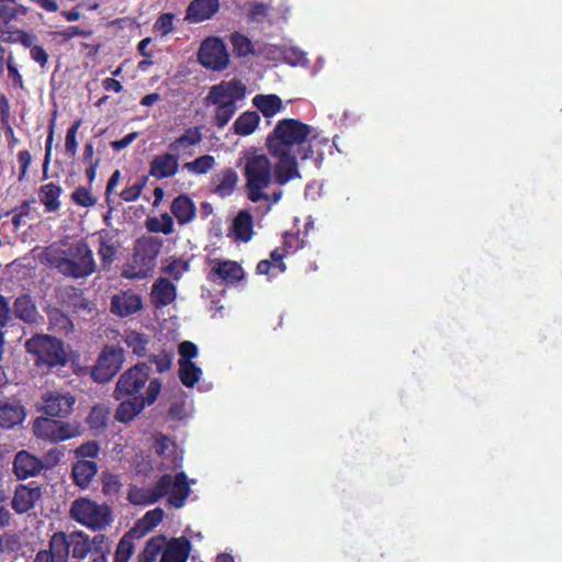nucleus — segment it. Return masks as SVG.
Segmentation results:
<instances>
[{
	"mask_svg": "<svg viewBox=\"0 0 562 562\" xmlns=\"http://www.w3.org/2000/svg\"><path fill=\"white\" fill-rule=\"evenodd\" d=\"M313 127L296 119H282L267 136L266 146L278 159V179L291 181L301 178L297 160H312L319 166L324 160L323 147L328 139L312 134Z\"/></svg>",
	"mask_w": 562,
	"mask_h": 562,
	"instance_id": "f257e3e1",
	"label": "nucleus"
},
{
	"mask_svg": "<svg viewBox=\"0 0 562 562\" xmlns=\"http://www.w3.org/2000/svg\"><path fill=\"white\" fill-rule=\"evenodd\" d=\"M43 260L63 276L76 280L86 279L97 271L93 252L83 239L50 244L43 251Z\"/></svg>",
	"mask_w": 562,
	"mask_h": 562,
	"instance_id": "f03ea898",
	"label": "nucleus"
},
{
	"mask_svg": "<svg viewBox=\"0 0 562 562\" xmlns=\"http://www.w3.org/2000/svg\"><path fill=\"white\" fill-rule=\"evenodd\" d=\"M243 176L245 178V192L247 199L252 203L268 200L269 193L266 190L277 183L282 187L290 181L278 179V160L273 165L265 154L246 153L244 156Z\"/></svg>",
	"mask_w": 562,
	"mask_h": 562,
	"instance_id": "7ed1b4c3",
	"label": "nucleus"
},
{
	"mask_svg": "<svg viewBox=\"0 0 562 562\" xmlns=\"http://www.w3.org/2000/svg\"><path fill=\"white\" fill-rule=\"evenodd\" d=\"M89 555L88 535L81 530L56 531L48 541V548L40 550L33 562H69V558L82 561Z\"/></svg>",
	"mask_w": 562,
	"mask_h": 562,
	"instance_id": "20e7f679",
	"label": "nucleus"
},
{
	"mask_svg": "<svg viewBox=\"0 0 562 562\" xmlns=\"http://www.w3.org/2000/svg\"><path fill=\"white\" fill-rule=\"evenodd\" d=\"M246 95V86L239 79L223 80L211 87L205 97L206 106H215L212 123L223 130L238 110V102Z\"/></svg>",
	"mask_w": 562,
	"mask_h": 562,
	"instance_id": "39448f33",
	"label": "nucleus"
},
{
	"mask_svg": "<svg viewBox=\"0 0 562 562\" xmlns=\"http://www.w3.org/2000/svg\"><path fill=\"white\" fill-rule=\"evenodd\" d=\"M25 349L27 353L34 356V361L37 367L52 369L63 367L67 363L64 342L49 335H34L26 340Z\"/></svg>",
	"mask_w": 562,
	"mask_h": 562,
	"instance_id": "423d86ee",
	"label": "nucleus"
},
{
	"mask_svg": "<svg viewBox=\"0 0 562 562\" xmlns=\"http://www.w3.org/2000/svg\"><path fill=\"white\" fill-rule=\"evenodd\" d=\"M70 517L93 531L103 530L112 522V512L108 505H99L83 497L72 502Z\"/></svg>",
	"mask_w": 562,
	"mask_h": 562,
	"instance_id": "0eeeda50",
	"label": "nucleus"
},
{
	"mask_svg": "<svg viewBox=\"0 0 562 562\" xmlns=\"http://www.w3.org/2000/svg\"><path fill=\"white\" fill-rule=\"evenodd\" d=\"M150 366L147 362H138L125 370L119 378L114 397L123 400L125 397H142L150 379Z\"/></svg>",
	"mask_w": 562,
	"mask_h": 562,
	"instance_id": "6e6552de",
	"label": "nucleus"
},
{
	"mask_svg": "<svg viewBox=\"0 0 562 562\" xmlns=\"http://www.w3.org/2000/svg\"><path fill=\"white\" fill-rule=\"evenodd\" d=\"M161 387L160 379L153 378L142 397H125L120 400L121 403L115 409L114 418L122 424L131 423L145 407L153 405L157 401Z\"/></svg>",
	"mask_w": 562,
	"mask_h": 562,
	"instance_id": "1a4fd4ad",
	"label": "nucleus"
},
{
	"mask_svg": "<svg viewBox=\"0 0 562 562\" xmlns=\"http://www.w3.org/2000/svg\"><path fill=\"white\" fill-rule=\"evenodd\" d=\"M33 434L38 439L58 443L79 436L80 425L42 416L34 420Z\"/></svg>",
	"mask_w": 562,
	"mask_h": 562,
	"instance_id": "9d476101",
	"label": "nucleus"
},
{
	"mask_svg": "<svg viewBox=\"0 0 562 562\" xmlns=\"http://www.w3.org/2000/svg\"><path fill=\"white\" fill-rule=\"evenodd\" d=\"M124 360L125 352L121 347L106 345L100 352L95 364L85 370L89 371L94 382L106 383L119 373Z\"/></svg>",
	"mask_w": 562,
	"mask_h": 562,
	"instance_id": "9b49d317",
	"label": "nucleus"
},
{
	"mask_svg": "<svg viewBox=\"0 0 562 562\" xmlns=\"http://www.w3.org/2000/svg\"><path fill=\"white\" fill-rule=\"evenodd\" d=\"M199 61L207 69L221 71L229 64V54L224 41L220 37L205 38L198 53Z\"/></svg>",
	"mask_w": 562,
	"mask_h": 562,
	"instance_id": "f8f14e48",
	"label": "nucleus"
},
{
	"mask_svg": "<svg viewBox=\"0 0 562 562\" xmlns=\"http://www.w3.org/2000/svg\"><path fill=\"white\" fill-rule=\"evenodd\" d=\"M42 400V409L49 417L67 418L76 404V397L70 392L49 391L43 395Z\"/></svg>",
	"mask_w": 562,
	"mask_h": 562,
	"instance_id": "ddd939ff",
	"label": "nucleus"
},
{
	"mask_svg": "<svg viewBox=\"0 0 562 562\" xmlns=\"http://www.w3.org/2000/svg\"><path fill=\"white\" fill-rule=\"evenodd\" d=\"M143 308V299L133 290H121L113 294L110 312L119 317H128Z\"/></svg>",
	"mask_w": 562,
	"mask_h": 562,
	"instance_id": "4468645a",
	"label": "nucleus"
},
{
	"mask_svg": "<svg viewBox=\"0 0 562 562\" xmlns=\"http://www.w3.org/2000/svg\"><path fill=\"white\" fill-rule=\"evenodd\" d=\"M244 270L235 261L225 260L217 262L210 271L207 280L213 283L232 285L244 279Z\"/></svg>",
	"mask_w": 562,
	"mask_h": 562,
	"instance_id": "2eb2a0df",
	"label": "nucleus"
},
{
	"mask_svg": "<svg viewBox=\"0 0 562 562\" xmlns=\"http://www.w3.org/2000/svg\"><path fill=\"white\" fill-rule=\"evenodd\" d=\"M41 496L42 490L40 486L20 484L14 491L11 502L12 508L16 514L27 513L35 506Z\"/></svg>",
	"mask_w": 562,
	"mask_h": 562,
	"instance_id": "dca6fc26",
	"label": "nucleus"
},
{
	"mask_svg": "<svg viewBox=\"0 0 562 562\" xmlns=\"http://www.w3.org/2000/svg\"><path fill=\"white\" fill-rule=\"evenodd\" d=\"M179 170V156L172 153L156 155L149 162V175L156 179L171 178Z\"/></svg>",
	"mask_w": 562,
	"mask_h": 562,
	"instance_id": "f3484780",
	"label": "nucleus"
},
{
	"mask_svg": "<svg viewBox=\"0 0 562 562\" xmlns=\"http://www.w3.org/2000/svg\"><path fill=\"white\" fill-rule=\"evenodd\" d=\"M42 469L43 461L30 452L22 450L15 454L13 471L19 480H26L35 476L42 471Z\"/></svg>",
	"mask_w": 562,
	"mask_h": 562,
	"instance_id": "a211bd4d",
	"label": "nucleus"
},
{
	"mask_svg": "<svg viewBox=\"0 0 562 562\" xmlns=\"http://www.w3.org/2000/svg\"><path fill=\"white\" fill-rule=\"evenodd\" d=\"M26 416L25 407L16 400L0 401V427L11 429L21 424Z\"/></svg>",
	"mask_w": 562,
	"mask_h": 562,
	"instance_id": "6ab92c4d",
	"label": "nucleus"
},
{
	"mask_svg": "<svg viewBox=\"0 0 562 562\" xmlns=\"http://www.w3.org/2000/svg\"><path fill=\"white\" fill-rule=\"evenodd\" d=\"M191 552V542L186 537L172 538L166 541L161 562H187Z\"/></svg>",
	"mask_w": 562,
	"mask_h": 562,
	"instance_id": "aec40b11",
	"label": "nucleus"
},
{
	"mask_svg": "<svg viewBox=\"0 0 562 562\" xmlns=\"http://www.w3.org/2000/svg\"><path fill=\"white\" fill-rule=\"evenodd\" d=\"M220 9L218 0H192L186 12L190 23H201L211 19Z\"/></svg>",
	"mask_w": 562,
	"mask_h": 562,
	"instance_id": "412c9836",
	"label": "nucleus"
},
{
	"mask_svg": "<svg viewBox=\"0 0 562 562\" xmlns=\"http://www.w3.org/2000/svg\"><path fill=\"white\" fill-rule=\"evenodd\" d=\"M177 296L176 285L167 278H158L153 284L150 297L156 308L171 304Z\"/></svg>",
	"mask_w": 562,
	"mask_h": 562,
	"instance_id": "4be33fe9",
	"label": "nucleus"
},
{
	"mask_svg": "<svg viewBox=\"0 0 562 562\" xmlns=\"http://www.w3.org/2000/svg\"><path fill=\"white\" fill-rule=\"evenodd\" d=\"M170 211L179 225L189 224L196 216V206L193 200L187 194L177 195L171 202Z\"/></svg>",
	"mask_w": 562,
	"mask_h": 562,
	"instance_id": "5701e85b",
	"label": "nucleus"
},
{
	"mask_svg": "<svg viewBox=\"0 0 562 562\" xmlns=\"http://www.w3.org/2000/svg\"><path fill=\"white\" fill-rule=\"evenodd\" d=\"M98 255L102 270H109L116 259L120 245L109 232H102L98 239Z\"/></svg>",
	"mask_w": 562,
	"mask_h": 562,
	"instance_id": "b1692460",
	"label": "nucleus"
},
{
	"mask_svg": "<svg viewBox=\"0 0 562 562\" xmlns=\"http://www.w3.org/2000/svg\"><path fill=\"white\" fill-rule=\"evenodd\" d=\"M13 313L16 318L26 324L37 323L40 316L33 297L27 293L21 294L14 300Z\"/></svg>",
	"mask_w": 562,
	"mask_h": 562,
	"instance_id": "393cba45",
	"label": "nucleus"
},
{
	"mask_svg": "<svg viewBox=\"0 0 562 562\" xmlns=\"http://www.w3.org/2000/svg\"><path fill=\"white\" fill-rule=\"evenodd\" d=\"M232 235L235 240L248 243L254 235V217L248 210L238 212L232 224Z\"/></svg>",
	"mask_w": 562,
	"mask_h": 562,
	"instance_id": "a878e982",
	"label": "nucleus"
},
{
	"mask_svg": "<svg viewBox=\"0 0 562 562\" xmlns=\"http://www.w3.org/2000/svg\"><path fill=\"white\" fill-rule=\"evenodd\" d=\"M98 473V464L93 460H77L71 469L74 483L80 488H87Z\"/></svg>",
	"mask_w": 562,
	"mask_h": 562,
	"instance_id": "bb28decb",
	"label": "nucleus"
},
{
	"mask_svg": "<svg viewBox=\"0 0 562 562\" xmlns=\"http://www.w3.org/2000/svg\"><path fill=\"white\" fill-rule=\"evenodd\" d=\"M190 493L191 488L189 486L187 474L184 472L176 473L168 497L169 505L177 509L183 507L186 499L189 497Z\"/></svg>",
	"mask_w": 562,
	"mask_h": 562,
	"instance_id": "cd10ccee",
	"label": "nucleus"
},
{
	"mask_svg": "<svg viewBox=\"0 0 562 562\" xmlns=\"http://www.w3.org/2000/svg\"><path fill=\"white\" fill-rule=\"evenodd\" d=\"M36 41L37 36L34 33L13 27L10 24L0 25V42L8 44L19 43L24 47H30Z\"/></svg>",
	"mask_w": 562,
	"mask_h": 562,
	"instance_id": "c85d7f7f",
	"label": "nucleus"
},
{
	"mask_svg": "<svg viewBox=\"0 0 562 562\" xmlns=\"http://www.w3.org/2000/svg\"><path fill=\"white\" fill-rule=\"evenodd\" d=\"M61 193V187L55 182L43 184L40 188V201L44 205V209L47 213H54L60 209L61 203L59 198Z\"/></svg>",
	"mask_w": 562,
	"mask_h": 562,
	"instance_id": "c756f323",
	"label": "nucleus"
},
{
	"mask_svg": "<svg viewBox=\"0 0 562 562\" xmlns=\"http://www.w3.org/2000/svg\"><path fill=\"white\" fill-rule=\"evenodd\" d=\"M109 418L110 407L105 404H97L91 407L86 423L94 434L100 435L106 429Z\"/></svg>",
	"mask_w": 562,
	"mask_h": 562,
	"instance_id": "7c9ffc66",
	"label": "nucleus"
},
{
	"mask_svg": "<svg viewBox=\"0 0 562 562\" xmlns=\"http://www.w3.org/2000/svg\"><path fill=\"white\" fill-rule=\"evenodd\" d=\"M252 105L267 119L274 116L283 109L282 100L277 94H257L252 98Z\"/></svg>",
	"mask_w": 562,
	"mask_h": 562,
	"instance_id": "2f4dec72",
	"label": "nucleus"
},
{
	"mask_svg": "<svg viewBox=\"0 0 562 562\" xmlns=\"http://www.w3.org/2000/svg\"><path fill=\"white\" fill-rule=\"evenodd\" d=\"M238 182V175L233 168H226L214 179V193L221 198L231 195Z\"/></svg>",
	"mask_w": 562,
	"mask_h": 562,
	"instance_id": "473e14b6",
	"label": "nucleus"
},
{
	"mask_svg": "<svg viewBox=\"0 0 562 562\" xmlns=\"http://www.w3.org/2000/svg\"><path fill=\"white\" fill-rule=\"evenodd\" d=\"M260 123V115L256 111L243 112L234 122L233 131L236 135H251Z\"/></svg>",
	"mask_w": 562,
	"mask_h": 562,
	"instance_id": "72a5a7b5",
	"label": "nucleus"
},
{
	"mask_svg": "<svg viewBox=\"0 0 562 562\" xmlns=\"http://www.w3.org/2000/svg\"><path fill=\"white\" fill-rule=\"evenodd\" d=\"M202 140V133L200 127H189L184 133L172 140L168 148L172 154L178 155L179 151L187 149L191 146L200 144Z\"/></svg>",
	"mask_w": 562,
	"mask_h": 562,
	"instance_id": "f704fd0d",
	"label": "nucleus"
},
{
	"mask_svg": "<svg viewBox=\"0 0 562 562\" xmlns=\"http://www.w3.org/2000/svg\"><path fill=\"white\" fill-rule=\"evenodd\" d=\"M88 544L92 562H108L111 547L104 535H95L92 539L88 536Z\"/></svg>",
	"mask_w": 562,
	"mask_h": 562,
	"instance_id": "c9c22d12",
	"label": "nucleus"
},
{
	"mask_svg": "<svg viewBox=\"0 0 562 562\" xmlns=\"http://www.w3.org/2000/svg\"><path fill=\"white\" fill-rule=\"evenodd\" d=\"M124 342L131 351L142 358L147 355L149 337L145 334L130 330L124 336Z\"/></svg>",
	"mask_w": 562,
	"mask_h": 562,
	"instance_id": "e433bc0d",
	"label": "nucleus"
},
{
	"mask_svg": "<svg viewBox=\"0 0 562 562\" xmlns=\"http://www.w3.org/2000/svg\"><path fill=\"white\" fill-rule=\"evenodd\" d=\"M166 544V537L162 535L150 538L143 551L138 554V562H155L158 554L162 552Z\"/></svg>",
	"mask_w": 562,
	"mask_h": 562,
	"instance_id": "4c0bfd02",
	"label": "nucleus"
},
{
	"mask_svg": "<svg viewBox=\"0 0 562 562\" xmlns=\"http://www.w3.org/2000/svg\"><path fill=\"white\" fill-rule=\"evenodd\" d=\"M179 362V379L187 387H193L202 375V370L194 362Z\"/></svg>",
	"mask_w": 562,
	"mask_h": 562,
	"instance_id": "58836bf2",
	"label": "nucleus"
},
{
	"mask_svg": "<svg viewBox=\"0 0 562 562\" xmlns=\"http://www.w3.org/2000/svg\"><path fill=\"white\" fill-rule=\"evenodd\" d=\"M229 41L233 46V54L236 57H246L249 55H255V47L251 43L250 38H248L246 35L234 32L229 36Z\"/></svg>",
	"mask_w": 562,
	"mask_h": 562,
	"instance_id": "ea45409f",
	"label": "nucleus"
},
{
	"mask_svg": "<svg viewBox=\"0 0 562 562\" xmlns=\"http://www.w3.org/2000/svg\"><path fill=\"white\" fill-rule=\"evenodd\" d=\"M160 247H161V243L154 238L138 240L137 247H136V249H137L136 258L138 256H140V251H142L144 254L143 260H148V262H146V265L148 267L153 268L155 259H156L157 255L159 254Z\"/></svg>",
	"mask_w": 562,
	"mask_h": 562,
	"instance_id": "a19ab883",
	"label": "nucleus"
},
{
	"mask_svg": "<svg viewBox=\"0 0 562 562\" xmlns=\"http://www.w3.org/2000/svg\"><path fill=\"white\" fill-rule=\"evenodd\" d=\"M49 326L53 329L58 330L63 334H68L72 331L74 325L68 315H66L61 310L54 307L47 312Z\"/></svg>",
	"mask_w": 562,
	"mask_h": 562,
	"instance_id": "79ce46f5",
	"label": "nucleus"
},
{
	"mask_svg": "<svg viewBox=\"0 0 562 562\" xmlns=\"http://www.w3.org/2000/svg\"><path fill=\"white\" fill-rule=\"evenodd\" d=\"M146 227L150 233L170 235L175 231L172 215L165 212L160 217H148L146 221Z\"/></svg>",
	"mask_w": 562,
	"mask_h": 562,
	"instance_id": "37998d69",
	"label": "nucleus"
},
{
	"mask_svg": "<svg viewBox=\"0 0 562 562\" xmlns=\"http://www.w3.org/2000/svg\"><path fill=\"white\" fill-rule=\"evenodd\" d=\"M1 105V125L4 132V135L8 140V147L13 149L19 143L20 139L15 136L13 127L9 123V103L5 95H2L0 99Z\"/></svg>",
	"mask_w": 562,
	"mask_h": 562,
	"instance_id": "c03bdc74",
	"label": "nucleus"
},
{
	"mask_svg": "<svg viewBox=\"0 0 562 562\" xmlns=\"http://www.w3.org/2000/svg\"><path fill=\"white\" fill-rule=\"evenodd\" d=\"M133 532L135 530H131L125 533L119 541L113 562H127L134 552V543H133Z\"/></svg>",
	"mask_w": 562,
	"mask_h": 562,
	"instance_id": "a18cd8bd",
	"label": "nucleus"
},
{
	"mask_svg": "<svg viewBox=\"0 0 562 562\" xmlns=\"http://www.w3.org/2000/svg\"><path fill=\"white\" fill-rule=\"evenodd\" d=\"M127 499L134 505H150L157 501L151 487L132 486L127 494Z\"/></svg>",
	"mask_w": 562,
	"mask_h": 562,
	"instance_id": "49530a36",
	"label": "nucleus"
},
{
	"mask_svg": "<svg viewBox=\"0 0 562 562\" xmlns=\"http://www.w3.org/2000/svg\"><path fill=\"white\" fill-rule=\"evenodd\" d=\"M215 165V158L211 155H203L193 161L186 162L183 168L189 172L203 175L211 170Z\"/></svg>",
	"mask_w": 562,
	"mask_h": 562,
	"instance_id": "de8ad7c7",
	"label": "nucleus"
},
{
	"mask_svg": "<svg viewBox=\"0 0 562 562\" xmlns=\"http://www.w3.org/2000/svg\"><path fill=\"white\" fill-rule=\"evenodd\" d=\"M82 124L81 119H77L67 130L65 138V151L69 157H75L78 149L77 133Z\"/></svg>",
	"mask_w": 562,
	"mask_h": 562,
	"instance_id": "09e8293b",
	"label": "nucleus"
},
{
	"mask_svg": "<svg viewBox=\"0 0 562 562\" xmlns=\"http://www.w3.org/2000/svg\"><path fill=\"white\" fill-rule=\"evenodd\" d=\"M147 181L148 177L142 176L136 180L134 184L124 188L120 193V198L125 202L136 201L140 196L144 188L146 187Z\"/></svg>",
	"mask_w": 562,
	"mask_h": 562,
	"instance_id": "8fccbe9b",
	"label": "nucleus"
},
{
	"mask_svg": "<svg viewBox=\"0 0 562 562\" xmlns=\"http://www.w3.org/2000/svg\"><path fill=\"white\" fill-rule=\"evenodd\" d=\"M71 200L75 204L83 207H90L97 203V199L91 194L90 190L82 186L71 193Z\"/></svg>",
	"mask_w": 562,
	"mask_h": 562,
	"instance_id": "3c124183",
	"label": "nucleus"
},
{
	"mask_svg": "<svg viewBox=\"0 0 562 562\" xmlns=\"http://www.w3.org/2000/svg\"><path fill=\"white\" fill-rule=\"evenodd\" d=\"M190 268V265L188 261L176 258L172 259L164 269V273L169 274L175 280H179L184 272H187Z\"/></svg>",
	"mask_w": 562,
	"mask_h": 562,
	"instance_id": "603ef678",
	"label": "nucleus"
},
{
	"mask_svg": "<svg viewBox=\"0 0 562 562\" xmlns=\"http://www.w3.org/2000/svg\"><path fill=\"white\" fill-rule=\"evenodd\" d=\"M173 352L162 350L158 355H153L149 357V363L156 364V370L159 373H164L168 371L172 366Z\"/></svg>",
	"mask_w": 562,
	"mask_h": 562,
	"instance_id": "864d4df0",
	"label": "nucleus"
},
{
	"mask_svg": "<svg viewBox=\"0 0 562 562\" xmlns=\"http://www.w3.org/2000/svg\"><path fill=\"white\" fill-rule=\"evenodd\" d=\"M172 483H173V476L170 474H164L159 477V480L155 483V485L151 486L157 502L160 498H162L164 496L169 497V493H170Z\"/></svg>",
	"mask_w": 562,
	"mask_h": 562,
	"instance_id": "5fc2aeb1",
	"label": "nucleus"
},
{
	"mask_svg": "<svg viewBox=\"0 0 562 562\" xmlns=\"http://www.w3.org/2000/svg\"><path fill=\"white\" fill-rule=\"evenodd\" d=\"M99 452V443L97 441H88L75 449V457L78 460H86V458L95 459L98 458Z\"/></svg>",
	"mask_w": 562,
	"mask_h": 562,
	"instance_id": "6e6d98bb",
	"label": "nucleus"
},
{
	"mask_svg": "<svg viewBox=\"0 0 562 562\" xmlns=\"http://www.w3.org/2000/svg\"><path fill=\"white\" fill-rule=\"evenodd\" d=\"M93 34V31L90 29H81L78 25H70L66 29L56 32V35L59 36L63 41L67 42L76 36L89 37Z\"/></svg>",
	"mask_w": 562,
	"mask_h": 562,
	"instance_id": "4d7b16f0",
	"label": "nucleus"
},
{
	"mask_svg": "<svg viewBox=\"0 0 562 562\" xmlns=\"http://www.w3.org/2000/svg\"><path fill=\"white\" fill-rule=\"evenodd\" d=\"M173 13H164L161 14L154 24L155 31L160 32L162 36L173 32Z\"/></svg>",
	"mask_w": 562,
	"mask_h": 562,
	"instance_id": "13d9d810",
	"label": "nucleus"
},
{
	"mask_svg": "<svg viewBox=\"0 0 562 562\" xmlns=\"http://www.w3.org/2000/svg\"><path fill=\"white\" fill-rule=\"evenodd\" d=\"M178 352L180 356L179 361L193 362L192 359L198 356V346L189 340L180 342L178 347Z\"/></svg>",
	"mask_w": 562,
	"mask_h": 562,
	"instance_id": "bf43d9fd",
	"label": "nucleus"
},
{
	"mask_svg": "<svg viewBox=\"0 0 562 562\" xmlns=\"http://www.w3.org/2000/svg\"><path fill=\"white\" fill-rule=\"evenodd\" d=\"M29 48L31 59L37 63L42 69L46 68L49 58L46 49L34 43Z\"/></svg>",
	"mask_w": 562,
	"mask_h": 562,
	"instance_id": "052dcab7",
	"label": "nucleus"
},
{
	"mask_svg": "<svg viewBox=\"0 0 562 562\" xmlns=\"http://www.w3.org/2000/svg\"><path fill=\"white\" fill-rule=\"evenodd\" d=\"M288 240L284 241L283 248H276L270 252L271 261L274 263V268H278L281 272L285 271L286 266L283 262V258L289 254Z\"/></svg>",
	"mask_w": 562,
	"mask_h": 562,
	"instance_id": "680f3d73",
	"label": "nucleus"
},
{
	"mask_svg": "<svg viewBox=\"0 0 562 562\" xmlns=\"http://www.w3.org/2000/svg\"><path fill=\"white\" fill-rule=\"evenodd\" d=\"M31 162L32 155L29 150L24 149L18 153V164L20 167L19 181H23L26 178Z\"/></svg>",
	"mask_w": 562,
	"mask_h": 562,
	"instance_id": "e2e57ef3",
	"label": "nucleus"
},
{
	"mask_svg": "<svg viewBox=\"0 0 562 562\" xmlns=\"http://www.w3.org/2000/svg\"><path fill=\"white\" fill-rule=\"evenodd\" d=\"M102 491L106 495L119 493L121 488V482L117 475L108 474L103 477Z\"/></svg>",
	"mask_w": 562,
	"mask_h": 562,
	"instance_id": "0e129e2a",
	"label": "nucleus"
},
{
	"mask_svg": "<svg viewBox=\"0 0 562 562\" xmlns=\"http://www.w3.org/2000/svg\"><path fill=\"white\" fill-rule=\"evenodd\" d=\"M8 68V76L10 79H12L13 87L14 88H23V78L16 68L15 64L13 63V56L10 55L7 63Z\"/></svg>",
	"mask_w": 562,
	"mask_h": 562,
	"instance_id": "69168bd1",
	"label": "nucleus"
},
{
	"mask_svg": "<svg viewBox=\"0 0 562 562\" xmlns=\"http://www.w3.org/2000/svg\"><path fill=\"white\" fill-rule=\"evenodd\" d=\"M63 457H64V453L58 448H53V449L48 450L44 454L43 459H41L43 461V468L44 467L53 468V467L57 465L60 462Z\"/></svg>",
	"mask_w": 562,
	"mask_h": 562,
	"instance_id": "338daca9",
	"label": "nucleus"
},
{
	"mask_svg": "<svg viewBox=\"0 0 562 562\" xmlns=\"http://www.w3.org/2000/svg\"><path fill=\"white\" fill-rule=\"evenodd\" d=\"M164 518V510L160 508H156L147 512L144 515L143 521L146 524L147 529H151L161 522Z\"/></svg>",
	"mask_w": 562,
	"mask_h": 562,
	"instance_id": "774afa93",
	"label": "nucleus"
}]
</instances>
